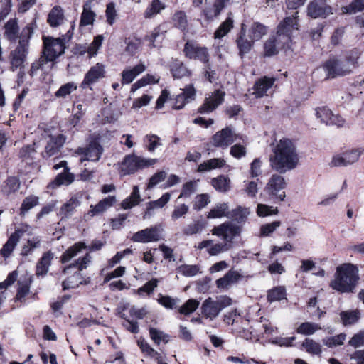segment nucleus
I'll return each mask as SVG.
<instances>
[{"label": "nucleus", "mask_w": 364, "mask_h": 364, "mask_svg": "<svg viewBox=\"0 0 364 364\" xmlns=\"http://www.w3.org/2000/svg\"><path fill=\"white\" fill-rule=\"evenodd\" d=\"M269 157L271 167L279 173L294 169L299 161L296 147L292 140L283 138L272 144Z\"/></svg>", "instance_id": "f257e3e1"}, {"label": "nucleus", "mask_w": 364, "mask_h": 364, "mask_svg": "<svg viewBox=\"0 0 364 364\" xmlns=\"http://www.w3.org/2000/svg\"><path fill=\"white\" fill-rule=\"evenodd\" d=\"M361 53L355 48L345 53L343 56L332 55L322 65L326 79H335L353 73L359 66L358 60Z\"/></svg>", "instance_id": "f03ea898"}, {"label": "nucleus", "mask_w": 364, "mask_h": 364, "mask_svg": "<svg viewBox=\"0 0 364 364\" xmlns=\"http://www.w3.org/2000/svg\"><path fill=\"white\" fill-rule=\"evenodd\" d=\"M359 279L358 268L351 264H343L336 268L331 287L341 293L352 292Z\"/></svg>", "instance_id": "7ed1b4c3"}, {"label": "nucleus", "mask_w": 364, "mask_h": 364, "mask_svg": "<svg viewBox=\"0 0 364 364\" xmlns=\"http://www.w3.org/2000/svg\"><path fill=\"white\" fill-rule=\"evenodd\" d=\"M33 33V23H28L22 31L18 46L9 55L12 71L23 67L29 51V41Z\"/></svg>", "instance_id": "20e7f679"}, {"label": "nucleus", "mask_w": 364, "mask_h": 364, "mask_svg": "<svg viewBox=\"0 0 364 364\" xmlns=\"http://www.w3.org/2000/svg\"><path fill=\"white\" fill-rule=\"evenodd\" d=\"M156 161V159H145L135 154H128L124 156L120 164L119 173L122 176L133 174L139 169L147 168L155 164Z\"/></svg>", "instance_id": "39448f33"}, {"label": "nucleus", "mask_w": 364, "mask_h": 364, "mask_svg": "<svg viewBox=\"0 0 364 364\" xmlns=\"http://www.w3.org/2000/svg\"><path fill=\"white\" fill-rule=\"evenodd\" d=\"M287 183L283 176L279 174H273L267 183L264 191L274 200L284 201L286 193L283 190L286 188Z\"/></svg>", "instance_id": "423d86ee"}, {"label": "nucleus", "mask_w": 364, "mask_h": 364, "mask_svg": "<svg viewBox=\"0 0 364 364\" xmlns=\"http://www.w3.org/2000/svg\"><path fill=\"white\" fill-rule=\"evenodd\" d=\"M238 136L231 127H226L215 132L212 136L211 144L214 147L225 149L237 141Z\"/></svg>", "instance_id": "0eeeda50"}, {"label": "nucleus", "mask_w": 364, "mask_h": 364, "mask_svg": "<svg viewBox=\"0 0 364 364\" xmlns=\"http://www.w3.org/2000/svg\"><path fill=\"white\" fill-rule=\"evenodd\" d=\"M225 92L217 89L205 97L203 103L198 107V112L202 114H209L214 111L224 102Z\"/></svg>", "instance_id": "6e6552de"}, {"label": "nucleus", "mask_w": 364, "mask_h": 364, "mask_svg": "<svg viewBox=\"0 0 364 364\" xmlns=\"http://www.w3.org/2000/svg\"><path fill=\"white\" fill-rule=\"evenodd\" d=\"M364 149L355 148L346 151L333 156L331 166L335 167L347 166L357 162L363 153Z\"/></svg>", "instance_id": "1a4fd4ad"}, {"label": "nucleus", "mask_w": 364, "mask_h": 364, "mask_svg": "<svg viewBox=\"0 0 364 364\" xmlns=\"http://www.w3.org/2000/svg\"><path fill=\"white\" fill-rule=\"evenodd\" d=\"M240 232L241 228L230 222H226L215 226L212 230L213 235L222 237L223 240L228 244H231L233 239L240 235Z\"/></svg>", "instance_id": "9d476101"}, {"label": "nucleus", "mask_w": 364, "mask_h": 364, "mask_svg": "<svg viewBox=\"0 0 364 364\" xmlns=\"http://www.w3.org/2000/svg\"><path fill=\"white\" fill-rule=\"evenodd\" d=\"M105 242L100 240H93L91 245L88 247L84 242H77L74 245L70 247L67 250L63 252L61 256L60 260L62 263H65L70 261L73 257H75L83 249H87L90 252L97 251L101 250L104 246Z\"/></svg>", "instance_id": "9b49d317"}, {"label": "nucleus", "mask_w": 364, "mask_h": 364, "mask_svg": "<svg viewBox=\"0 0 364 364\" xmlns=\"http://www.w3.org/2000/svg\"><path fill=\"white\" fill-rule=\"evenodd\" d=\"M331 14L333 9L325 0H313L307 6V15L313 18H326Z\"/></svg>", "instance_id": "f8f14e48"}, {"label": "nucleus", "mask_w": 364, "mask_h": 364, "mask_svg": "<svg viewBox=\"0 0 364 364\" xmlns=\"http://www.w3.org/2000/svg\"><path fill=\"white\" fill-rule=\"evenodd\" d=\"M43 136L50 137V140L46 146L43 157H50L58 153L66 140L65 136L62 134H59L56 136H52L50 129L44 130Z\"/></svg>", "instance_id": "ddd939ff"}, {"label": "nucleus", "mask_w": 364, "mask_h": 364, "mask_svg": "<svg viewBox=\"0 0 364 364\" xmlns=\"http://www.w3.org/2000/svg\"><path fill=\"white\" fill-rule=\"evenodd\" d=\"M104 151L102 146L97 139L91 140L86 147L77 149V154L85 156L81 161H98Z\"/></svg>", "instance_id": "4468645a"}, {"label": "nucleus", "mask_w": 364, "mask_h": 364, "mask_svg": "<svg viewBox=\"0 0 364 364\" xmlns=\"http://www.w3.org/2000/svg\"><path fill=\"white\" fill-rule=\"evenodd\" d=\"M65 44V42L60 38L43 37V50L46 54L49 55L48 58H53L54 60L64 53Z\"/></svg>", "instance_id": "2eb2a0df"}, {"label": "nucleus", "mask_w": 364, "mask_h": 364, "mask_svg": "<svg viewBox=\"0 0 364 364\" xmlns=\"http://www.w3.org/2000/svg\"><path fill=\"white\" fill-rule=\"evenodd\" d=\"M183 53L190 59H198L205 64L209 63V54L205 47L187 42L184 46Z\"/></svg>", "instance_id": "dca6fc26"}, {"label": "nucleus", "mask_w": 364, "mask_h": 364, "mask_svg": "<svg viewBox=\"0 0 364 364\" xmlns=\"http://www.w3.org/2000/svg\"><path fill=\"white\" fill-rule=\"evenodd\" d=\"M105 68L102 63H97L94 66H92L87 73L80 85L82 89L90 86L91 85L97 82L100 79L105 77Z\"/></svg>", "instance_id": "f3484780"}, {"label": "nucleus", "mask_w": 364, "mask_h": 364, "mask_svg": "<svg viewBox=\"0 0 364 364\" xmlns=\"http://www.w3.org/2000/svg\"><path fill=\"white\" fill-rule=\"evenodd\" d=\"M26 231L23 228L15 229L14 232L10 235L6 242L0 250V255L4 258L6 259L10 257Z\"/></svg>", "instance_id": "a211bd4d"}, {"label": "nucleus", "mask_w": 364, "mask_h": 364, "mask_svg": "<svg viewBox=\"0 0 364 364\" xmlns=\"http://www.w3.org/2000/svg\"><path fill=\"white\" fill-rule=\"evenodd\" d=\"M159 239L158 228L151 227L136 232L132 235L131 240L135 242L148 243L158 241Z\"/></svg>", "instance_id": "6ab92c4d"}, {"label": "nucleus", "mask_w": 364, "mask_h": 364, "mask_svg": "<svg viewBox=\"0 0 364 364\" xmlns=\"http://www.w3.org/2000/svg\"><path fill=\"white\" fill-rule=\"evenodd\" d=\"M196 97V90L192 85H188L183 92L176 97L175 105L173 106L174 109H181L186 103L193 100Z\"/></svg>", "instance_id": "aec40b11"}, {"label": "nucleus", "mask_w": 364, "mask_h": 364, "mask_svg": "<svg viewBox=\"0 0 364 364\" xmlns=\"http://www.w3.org/2000/svg\"><path fill=\"white\" fill-rule=\"evenodd\" d=\"M275 82L274 77H263L258 80L254 87L252 95L256 98H261L264 95H267V92L272 88Z\"/></svg>", "instance_id": "412c9836"}, {"label": "nucleus", "mask_w": 364, "mask_h": 364, "mask_svg": "<svg viewBox=\"0 0 364 364\" xmlns=\"http://www.w3.org/2000/svg\"><path fill=\"white\" fill-rule=\"evenodd\" d=\"M242 277L243 276L237 271L230 269L223 277L216 280V286L218 289H226L237 284Z\"/></svg>", "instance_id": "4be33fe9"}, {"label": "nucleus", "mask_w": 364, "mask_h": 364, "mask_svg": "<svg viewBox=\"0 0 364 364\" xmlns=\"http://www.w3.org/2000/svg\"><path fill=\"white\" fill-rule=\"evenodd\" d=\"M116 202V198L113 196H109L100 200L95 205H91L87 215L94 217L100 215L111 208Z\"/></svg>", "instance_id": "5701e85b"}, {"label": "nucleus", "mask_w": 364, "mask_h": 364, "mask_svg": "<svg viewBox=\"0 0 364 364\" xmlns=\"http://www.w3.org/2000/svg\"><path fill=\"white\" fill-rule=\"evenodd\" d=\"M81 201L79 197L76 196H72L61 206L58 214L61 217V220L68 219L73 215L76 208L79 207Z\"/></svg>", "instance_id": "b1692460"}, {"label": "nucleus", "mask_w": 364, "mask_h": 364, "mask_svg": "<svg viewBox=\"0 0 364 364\" xmlns=\"http://www.w3.org/2000/svg\"><path fill=\"white\" fill-rule=\"evenodd\" d=\"M298 11H294L290 16H287L277 26V31L282 28L284 34H289L291 37L293 31L298 30Z\"/></svg>", "instance_id": "393cba45"}, {"label": "nucleus", "mask_w": 364, "mask_h": 364, "mask_svg": "<svg viewBox=\"0 0 364 364\" xmlns=\"http://www.w3.org/2000/svg\"><path fill=\"white\" fill-rule=\"evenodd\" d=\"M200 310L203 316L210 320L216 318L220 312L215 301L211 297H208L203 302Z\"/></svg>", "instance_id": "a878e982"}, {"label": "nucleus", "mask_w": 364, "mask_h": 364, "mask_svg": "<svg viewBox=\"0 0 364 364\" xmlns=\"http://www.w3.org/2000/svg\"><path fill=\"white\" fill-rule=\"evenodd\" d=\"M245 25H242L240 33L236 40L237 46L239 50V55L242 58L244 55L248 53L254 43L252 39L248 40L246 38Z\"/></svg>", "instance_id": "bb28decb"}, {"label": "nucleus", "mask_w": 364, "mask_h": 364, "mask_svg": "<svg viewBox=\"0 0 364 364\" xmlns=\"http://www.w3.org/2000/svg\"><path fill=\"white\" fill-rule=\"evenodd\" d=\"M54 255L51 251H48L42 255L36 264V274L38 277H44L47 274Z\"/></svg>", "instance_id": "cd10ccee"}, {"label": "nucleus", "mask_w": 364, "mask_h": 364, "mask_svg": "<svg viewBox=\"0 0 364 364\" xmlns=\"http://www.w3.org/2000/svg\"><path fill=\"white\" fill-rule=\"evenodd\" d=\"M96 17V14L92 9V1H87L82 6V12L80 20V26L92 25Z\"/></svg>", "instance_id": "c85d7f7f"}, {"label": "nucleus", "mask_w": 364, "mask_h": 364, "mask_svg": "<svg viewBox=\"0 0 364 364\" xmlns=\"http://www.w3.org/2000/svg\"><path fill=\"white\" fill-rule=\"evenodd\" d=\"M211 185L217 191L225 193L231 189V180L228 176L220 175L211 179Z\"/></svg>", "instance_id": "c756f323"}, {"label": "nucleus", "mask_w": 364, "mask_h": 364, "mask_svg": "<svg viewBox=\"0 0 364 364\" xmlns=\"http://www.w3.org/2000/svg\"><path fill=\"white\" fill-rule=\"evenodd\" d=\"M170 71L174 78L181 79L190 75V71L183 62L172 59L170 63Z\"/></svg>", "instance_id": "7c9ffc66"}, {"label": "nucleus", "mask_w": 364, "mask_h": 364, "mask_svg": "<svg viewBox=\"0 0 364 364\" xmlns=\"http://www.w3.org/2000/svg\"><path fill=\"white\" fill-rule=\"evenodd\" d=\"M146 69L144 64L140 63L132 69L124 70L122 73V84H129L133 82L137 75L143 73Z\"/></svg>", "instance_id": "2f4dec72"}, {"label": "nucleus", "mask_w": 364, "mask_h": 364, "mask_svg": "<svg viewBox=\"0 0 364 364\" xmlns=\"http://www.w3.org/2000/svg\"><path fill=\"white\" fill-rule=\"evenodd\" d=\"M225 160L222 158H213L201 163L197 168L199 173L210 171L213 169L220 168L225 165Z\"/></svg>", "instance_id": "473e14b6"}, {"label": "nucleus", "mask_w": 364, "mask_h": 364, "mask_svg": "<svg viewBox=\"0 0 364 364\" xmlns=\"http://www.w3.org/2000/svg\"><path fill=\"white\" fill-rule=\"evenodd\" d=\"M170 198L171 194L169 193H165L158 200L149 202L146 205L145 214L143 217L144 219L150 217L152 215L151 212L154 209L163 208L170 200Z\"/></svg>", "instance_id": "72a5a7b5"}, {"label": "nucleus", "mask_w": 364, "mask_h": 364, "mask_svg": "<svg viewBox=\"0 0 364 364\" xmlns=\"http://www.w3.org/2000/svg\"><path fill=\"white\" fill-rule=\"evenodd\" d=\"M64 19L63 9L59 6H54L50 11L48 16V22L52 27H56L60 25Z\"/></svg>", "instance_id": "f704fd0d"}, {"label": "nucleus", "mask_w": 364, "mask_h": 364, "mask_svg": "<svg viewBox=\"0 0 364 364\" xmlns=\"http://www.w3.org/2000/svg\"><path fill=\"white\" fill-rule=\"evenodd\" d=\"M340 317L343 326H350L358 322L360 317V314L358 309L343 311L340 313Z\"/></svg>", "instance_id": "c9c22d12"}, {"label": "nucleus", "mask_w": 364, "mask_h": 364, "mask_svg": "<svg viewBox=\"0 0 364 364\" xmlns=\"http://www.w3.org/2000/svg\"><path fill=\"white\" fill-rule=\"evenodd\" d=\"M32 283L31 277H25L18 281V287L17 289L16 299L22 301L30 292V288Z\"/></svg>", "instance_id": "e433bc0d"}, {"label": "nucleus", "mask_w": 364, "mask_h": 364, "mask_svg": "<svg viewBox=\"0 0 364 364\" xmlns=\"http://www.w3.org/2000/svg\"><path fill=\"white\" fill-rule=\"evenodd\" d=\"M166 8V5L160 0H153L144 13L145 18H151L159 14Z\"/></svg>", "instance_id": "4c0bfd02"}, {"label": "nucleus", "mask_w": 364, "mask_h": 364, "mask_svg": "<svg viewBox=\"0 0 364 364\" xmlns=\"http://www.w3.org/2000/svg\"><path fill=\"white\" fill-rule=\"evenodd\" d=\"M20 188V181L15 176L9 177L3 183L1 187L2 192L9 196L17 191Z\"/></svg>", "instance_id": "58836bf2"}, {"label": "nucleus", "mask_w": 364, "mask_h": 364, "mask_svg": "<svg viewBox=\"0 0 364 364\" xmlns=\"http://www.w3.org/2000/svg\"><path fill=\"white\" fill-rule=\"evenodd\" d=\"M140 198H141V196H140V193H139V189L138 186H135L133 188V191H132L130 196L128 197L127 198L124 199L122 202V204H121L122 208L125 210L130 209L132 207H134L139 203Z\"/></svg>", "instance_id": "ea45409f"}, {"label": "nucleus", "mask_w": 364, "mask_h": 364, "mask_svg": "<svg viewBox=\"0 0 364 364\" xmlns=\"http://www.w3.org/2000/svg\"><path fill=\"white\" fill-rule=\"evenodd\" d=\"M250 210L247 208L238 206L229 213V217L238 223H243L247 219Z\"/></svg>", "instance_id": "a19ab883"}, {"label": "nucleus", "mask_w": 364, "mask_h": 364, "mask_svg": "<svg viewBox=\"0 0 364 364\" xmlns=\"http://www.w3.org/2000/svg\"><path fill=\"white\" fill-rule=\"evenodd\" d=\"M5 36L10 41H15L18 37V26L17 21L14 19H10L4 26Z\"/></svg>", "instance_id": "79ce46f5"}, {"label": "nucleus", "mask_w": 364, "mask_h": 364, "mask_svg": "<svg viewBox=\"0 0 364 364\" xmlns=\"http://www.w3.org/2000/svg\"><path fill=\"white\" fill-rule=\"evenodd\" d=\"M266 33V26L260 23L256 22L252 25L250 29L249 38L252 39V41H257L261 39Z\"/></svg>", "instance_id": "37998d69"}, {"label": "nucleus", "mask_w": 364, "mask_h": 364, "mask_svg": "<svg viewBox=\"0 0 364 364\" xmlns=\"http://www.w3.org/2000/svg\"><path fill=\"white\" fill-rule=\"evenodd\" d=\"M41 244V238L39 236L28 239L26 243L22 247L21 255L28 256L33 252L35 249L39 248Z\"/></svg>", "instance_id": "c03bdc74"}, {"label": "nucleus", "mask_w": 364, "mask_h": 364, "mask_svg": "<svg viewBox=\"0 0 364 364\" xmlns=\"http://www.w3.org/2000/svg\"><path fill=\"white\" fill-rule=\"evenodd\" d=\"M233 19L230 14L225 21L223 22L220 26L217 28L214 33V36L215 38H221L225 36L233 27Z\"/></svg>", "instance_id": "a18cd8bd"}, {"label": "nucleus", "mask_w": 364, "mask_h": 364, "mask_svg": "<svg viewBox=\"0 0 364 364\" xmlns=\"http://www.w3.org/2000/svg\"><path fill=\"white\" fill-rule=\"evenodd\" d=\"M280 28L279 31H277L275 36H272L277 45L280 49L290 48V44L291 42V37L289 34H284Z\"/></svg>", "instance_id": "49530a36"}, {"label": "nucleus", "mask_w": 364, "mask_h": 364, "mask_svg": "<svg viewBox=\"0 0 364 364\" xmlns=\"http://www.w3.org/2000/svg\"><path fill=\"white\" fill-rule=\"evenodd\" d=\"M228 205L226 203L217 204L208 213V218H218L223 216L229 217V213L228 212Z\"/></svg>", "instance_id": "de8ad7c7"}, {"label": "nucleus", "mask_w": 364, "mask_h": 364, "mask_svg": "<svg viewBox=\"0 0 364 364\" xmlns=\"http://www.w3.org/2000/svg\"><path fill=\"white\" fill-rule=\"evenodd\" d=\"M321 329L319 324L311 322H304L296 328V332L299 334L309 336L314 334L318 330Z\"/></svg>", "instance_id": "09e8293b"}, {"label": "nucleus", "mask_w": 364, "mask_h": 364, "mask_svg": "<svg viewBox=\"0 0 364 364\" xmlns=\"http://www.w3.org/2000/svg\"><path fill=\"white\" fill-rule=\"evenodd\" d=\"M75 179L74 174L69 172V168L67 170H63V172L61 173H59L53 181V185H55L57 186H61V185H65L68 186L71 183L73 182Z\"/></svg>", "instance_id": "8fccbe9b"}, {"label": "nucleus", "mask_w": 364, "mask_h": 364, "mask_svg": "<svg viewBox=\"0 0 364 364\" xmlns=\"http://www.w3.org/2000/svg\"><path fill=\"white\" fill-rule=\"evenodd\" d=\"M302 347L310 354L321 355L322 352L321 344L313 339L306 338L302 343Z\"/></svg>", "instance_id": "3c124183"}, {"label": "nucleus", "mask_w": 364, "mask_h": 364, "mask_svg": "<svg viewBox=\"0 0 364 364\" xmlns=\"http://www.w3.org/2000/svg\"><path fill=\"white\" fill-rule=\"evenodd\" d=\"M285 288L284 287H277L268 291L267 300L269 302H274L285 299Z\"/></svg>", "instance_id": "603ef678"}, {"label": "nucleus", "mask_w": 364, "mask_h": 364, "mask_svg": "<svg viewBox=\"0 0 364 364\" xmlns=\"http://www.w3.org/2000/svg\"><path fill=\"white\" fill-rule=\"evenodd\" d=\"M91 257L87 253L83 257L79 258L75 262L69 264L64 268L63 272L67 273L68 270L71 268H77L79 271H82L87 267V265L90 262Z\"/></svg>", "instance_id": "864d4df0"}, {"label": "nucleus", "mask_w": 364, "mask_h": 364, "mask_svg": "<svg viewBox=\"0 0 364 364\" xmlns=\"http://www.w3.org/2000/svg\"><path fill=\"white\" fill-rule=\"evenodd\" d=\"M174 26L181 31H185L188 26V20L186 13L183 11H176L173 16Z\"/></svg>", "instance_id": "5fc2aeb1"}, {"label": "nucleus", "mask_w": 364, "mask_h": 364, "mask_svg": "<svg viewBox=\"0 0 364 364\" xmlns=\"http://www.w3.org/2000/svg\"><path fill=\"white\" fill-rule=\"evenodd\" d=\"M36 154V151L34 148V145H27L23 146L19 151V157L22 161H26L30 164L34 159V156Z\"/></svg>", "instance_id": "6e6d98bb"}, {"label": "nucleus", "mask_w": 364, "mask_h": 364, "mask_svg": "<svg viewBox=\"0 0 364 364\" xmlns=\"http://www.w3.org/2000/svg\"><path fill=\"white\" fill-rule=\"evenodd\" d=\"M200 302L194 299L187 300L185 304L180 307L178 311L183 315H188L193 313L198 307Z\"/></svg>", "instance_id": "4d7b16f0"}, {"label": "nucleus", "mask_w": 364, "mask_h": 364, "mask_svg": "<svg viewBox=\"0 0 364 364\" xmlns=\"http://www.w3.org/2000/svg\"><path fill=\"white\" fill-rule=\"evenodd\" d=\"M205 226V223L203 220H195L193 223L186 225L183 232L186 235H192L200 232Z\"/></svg>", "instance_id": "13d9d810"}, {"label": "nucleus", "mask_w": 364, "mask_h": 364, "mask_svg": "<svg viewBox=\"0 0 364 364\" xmlns=\"http://www.w3.org/2000/svg\"><path fill=\"white\" fill-rule=\"evenodd\" d=\"M38 204V198L36 196L26 197L22 202L20 215H24L29 210Z\"/></svg>", "instance_id": "bf43d9fd"}, {"label": "nucleus", "mask_w": 364, "mask_h": 364, "mask_svg": "<svg viewBox=\"0 0 364 364\" xmlns=\"http://www.w3.org/2000/svg\"><path fill=\"white\" fill-rule=\"evenodd\" d=\"M77 88L76 84L73 82H68L62 86L55 92V96L56 97L65 98L73 92L75 91Z\"/></svg>", "instance_id": "052dcab7"}, {"label": "nucleus", "mask_w": 364, "mask_h": 364, "mask_svg": "<svg viewBox=\"0 0 364 364\" xmlns=\"http://www.w3.org/2000/svg\"><path fill=\"white\" fill-rule=\"evenodd\" d=\"M199 270L200 269L198 265L188 264H182L176 269L179 274L185 277H193L198 273Z\"/></svg>", "instance_id": "680f3d73"}, {"label": "nucleus", "mask_w": 364, "mask_h": 364, "mask_svg": "<svg viewBox=\"0 0 364 364\" xmlns=\"http://www.w3.org/2000/svg\"><path fill=\"white\" fill-rule=\"evenodd\" d=\"M364 10V0H353L348 5L343 8V11L347 14H355Z\"/></svg>", "instance_id": "e2e57ef3"}, {"label": "nucleus", "mask_w": 364, "mask_h": 364, "mask_svg": "<svg viewBox=\"0 0 364 364\" xmlns=\"http://www.w3.org/2000/svg\"><path fill=\"white\" fill-rule=\"evenodd\" d=\"M264 55L265 56H272L278 53L279 50L280 48L278 47V45H277L276 42L273 39L272 37H270L264 45Z\"/></svg>", "instance_id": "0e129e2a"}, {"label": "nucleus", "mask_w": 364, "mask_h": 364, "mask_svg": "<svg viewBox=\"0 0 364 364\" xmlns=\"http://www.w3.org/2000/svg\"><path fill=\"white\" fill-rule=\"evenodd\" d=\"M232 247L231 244H228V242L224 243H217L211 245L210 247L208 249V252L211 256L218 255V254L224 252H227Z\"/></svg>", "instance_id": "69168bd1"}, {"label": "nucleus", "mask_w": 364, "mask_h": 364, "mask_svg": "<svg viewBox=\"0 0 364 364\" xmlns=\"http://www.w3.org/2000/svg\"><path fill=\"white\" fill-rule=\"evenodd\" d=\"M137 344L141 350L146 355L156 358L160 355V353H159L152 347H151L150 345L144 339L139 340L137 341Z\"/></svg>", "instance_id": "338daca9"}, {"label": "nucleus", "mask_w": 364, "mask_h": 364, "mask_svg": "<svg viewBox=\"0 0 364 364\" xmlns=\"http://www.w3.org/2000/svg\"><path fill=\"white\" fill-rule=\"evenodd\" d=\"M332 111L326 107H318L316 109V115L321 122L328 125V121L332 117Z\"/></svg>", "instance_id": "774afa93"}]
</instances>
